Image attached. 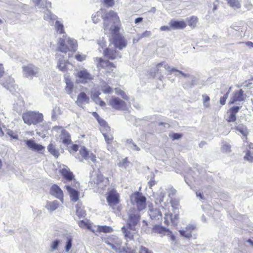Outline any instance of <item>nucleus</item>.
<instances>
[{"mask_svg":"<svg viewBox=\"0 0 253 253\" xmlns=\"http://www.w3.org/2000/svg\"><path fill=\"white\" fill-rule=\"evenodd\" d=\"M92 115L100 126V130L105 138L106 142L108 145L111 144L113 143L114 137L111 132L110 127L104 120L100 117L97 112H93Z\"/></svg>","mask_w":253,"mask_h":253,"instance_id":"1","label":"nucleus"},{"mask_svg":"<svg viewBox=\"0 0 253 253\" xmlns=\"http://www.w3.org/2000/svg\"><path fill=\"white\" fill-rule=\"evenodd\" d=\"M78 44L76 40L68 38L67 39L60 38L58 42V50L64 53L68 51L75 52Z\"/></svg>","mask_w":253,"mask_h":253,"instance_id":"2","label":"nucleus"},{"mask_svg":"<svg viewBox=\"0 0 253 253\" xmlns=\"http://www.w3.org/2000/svg\"><path fill=\"white\" fill-rule=\"evenodd\" d=\"M22 119L24 122L28 125H35L43 121V116L42 113L28 111L23 114Z\"/></svg>","mask_w":253,"mask_h":253,"instance_id":"3","label":"nucleus"},{"mask_svg":"<svg viewBox=\"0 0 253 253\" xmlns=\"http://www.w3.org/2000/svg\"><path fill=\"white\" fill-rule=\"evenodd\" d=\"M132 202H134L139 211L144 210L146 207V198L141 193L135 192L130 196Z\"/></svg>","mask_w":253,"mask_h":253,"instance_id":"4","label":"nucleus"},{"mask_svg":"<svg viewBox=\"0 0 253 253\" xmlns=\"http://www.w3.org/2000/svg\"><path fill=\"white\" fill-rule=\"evenodd\" d=\"M106 200L108 205L113 208L120 202L119 193L115 189H111L106 194Z\"/></svg>","mask_w":253,"mask_h":253,"instance_id":"5","label":"nucleus"},{"mask_svg":"<svg viewBox=\"0 0 253 253\" xmlns=\"http://www.w3.org/2000/svg\"><path fill=\"white\" fill-rule=\"evenodd\" d=\"M108 104L112 109L116 110H125L126 109V104L125 101L118 97H111Z\"/></svg>","mask_w":253,"mask_h":253,"instance_id":"6","label":"nucleus"},{"mask_svg":"<svg viewBox=\"0 0 253 253\" xmlns=\"http://www.w3.org/2000/svg\"><path fill=\"white\" fill-rule=\"evenodd\" d=\"M102 18L104 21V25L106 28L108 26V22L109 21H111L114 24H120L121 23L120 18L117 13L113 10L106 12L102 16Z\"/></svg>","mask_w":253,"mask_h":253,"instance_id":"7","label":"nucleus"},{"mask_svg":"<svg viewBox=\"0 0 253 253\" xmlns=\"http://www.w3.org/2000/svg\"><path fill=\"white\" fill-rule=\"evenodd\" d=\"M110 42L114 44L116 48L120 50L123 49L127 45V41L122 34L113 35Z\"/></svg>","mask_w":253,"mask_h":253,"instance_id":"8","label":"nucleus"},{"mask_svg":"<svg viewBox=\"0 0 253 253\" xmlns=\"http://www.w3.org/2000/svg\"><path fill=\"white\" fill-rule=\"evenodd\" d=\"M95 61L97 62V67L106 69L107 73L112 72L116 66L109 60H105L101 57H97Z\"/></svg>","mask_w":253,"mask_h":253,"instance_id":"9","label":"nucleus"},{"mask_svg":"<svg viewBox=\"0 0 253 253\" xmlns=\"http://www.w3.org/2000/svg\"><path fill=\"white\" fill-rule=\"evenodd\" d=\"M78 83L86 84L93 80L92 76L86 69L81 70L75 75Z\"/></svg>","mask_w":253,"mask_h":253,"instance_id":"10","label":"nucleus"},{"mask_svg":"<svg viewBox=\"0 0 253 253\" xmlns=\"http://www.w3.org/2000/svg\"><path fill=\"white\" fill-rule=\"evenodd\" d=\"M140 219L139 214L135 213H129L126 226H127L130 230L136 231L135 226L138 224Z\"/></svg>","mask_w":253,"mask_h":253,"instance_id":"11","label":"nucleus"},{"mask_svg":"<svg viewBox=\"0 0 253 253\" xmlns=\"http://www.w3.org/2000/svg\"><path fill=\"white\" fill-rule=\"evenodd\" d=\"M103 54L104 56L108 59L107 60H113L122 57L120 53L117 50L116 48L107 47L104 49Z\"/></svg>","mask_w":253,"mask_h":253,"instance_id":"12","label":"nucleus"},{"mask_svg":"<svg viewBox=\"0 0 253 253\" xmlns=\"http://www.w3.org/2000/svg\"><path fill=\"white\" fill-rule=\"evenodd\" d=\"M22 69L24 74L27 78H33L36 77L38 73V68L32 64L23 66Z\"/></svg>","mask_w":253,"mask_h":253,"instance_id":"13","label":"nucleus"},{"mask_svg":"<svg viewBox=\"0 0 253 253\" xmlns=\"http://www.w3.org/2000/svg\"><path fill=\"white\" fill-rule=\"evenodd\" d=\"M79 154L82 157V161L83 160L90 159L92 162L95 163L96 162V157L95 154L92 153H90L89 151L85 146H82L79 150Z\"/></svg>","mask_w":253,"mask_h":253,"instance_id":"14","label":"nucleus"},{"mask_svg":"<svg viewBox=\"0 0 253 253\" xmlns=\"http://www.w3.org/2000/svg\"><path fill=\"white\" fill-rule=\"evenodd\" d=\"M167 233H171V231L159 224L153 225L151 229V234H159L161 237L165 236Z\"/></svg>","mask_w":253,"mask_h":253,"instance_id":"15","label":"nucleus"},{"mask_svg":"<svg viewBox=\"0 0 253 253\" xmlns=\"http://www.w3.org/2000/svg\"><path fill=\"white\" fill-rule=\"evenodd\" d=\"M60 173L61 174L63 178L67 181H71L75 180L74 174L67 167L60 169Z\"/></svg>","mask_w":253,"mask_h":253,"instance_id":"16","label":"nucleus"},{"mask_svg":"<svg viewBox=\"0 0 253 253\" xmlns=\"http://www.w3.org/2000/svg\"><path fill=\"white\" fill-rule=\"evenodd\" d=\"M106 243L109 245L117 253H121L122 250V243L118 240L108 239Z\"/></svg>","mask_w":253,"mask_h":253,"instance_id":"17","label":"nucleus"},{"mask_svg":"<svg viewBox=\"0 0 253 253\" xmlns=\"http://www.w3.org/2000/svg\"><path fill=\"white\" fill-rule=\"evenodd\" d=\"M50 193L56 198L60 199L62 202L63 201V192L61 189L56 184L52 186L50 189Z\"/></svg>","mask_w":253,"mask_h":253,"instance_id":"18","label":"nucleus"},{"mask_svg":"<svg viewBox=\"0 0 253 253\" xmlns=\"http://www.w3.org/2000/svg\"><path fill=\"white\" fill-rule=\"evenodd\" d=\"M170 25V27L172 29H184L187 24L183 20L182 21H176L174 20H171L169 23Z\"/></svg>","mask_w":253,"mask_h":253,"instance_id":"19","label":"nucleus"},{"mask_svg":"<svg viewBox=\"0 0 253 253\" xmlns=\"http://www.w3.org/2000/svg\"><path fill=\"white\" fill-rule=\"evenodd\" d=\"M26 144L28 147L38 152L43 151L44 150V147L36 143L34 140L31 139L27 140L26 141Z\"/></svg>","mask_w":253,"mask_h":253,"instance_id":"20","label":"nucleus"},{"mask_svg":"<svg viewBox=\"0 0 253 253\" xmlns=\"http://www.w3.org/2000/svg\"><path fill=\"white\" fill-rule=\"evenodd\" d=\"M240 107L238 106H234L230 108L229 113H230L227 119H226L228 122H234L236 120V114L239 112Z\"/></svg>","mask_w":253,"mask_h":253,"instance_id":"21","label":"nucleus"},{"mask_svg":"<svg viewBox=\"0 0 253 253\" xmlns=\"http://www.w3.org/2000/svg\"><path fill=\"white\" fill-rule=\"evenodd\" d=\"M89 101V98L86 93L84 92H81L78 94L76 103L78 105L81 106L85 103H88Z\"/></svg>","mask_w":253,"mask_h":253,"instance_id":"22","label":"nucleus"},{"mask_svg":"<svg viewBox=\"0 0 253 253\" xmlns=\"http://www.w3.org/2000/svg\"><path fill=\"white\" fill-rule=\"evenodd\" d=\"M61 139L63 144L68 145L72 143L71 135L65 129H62L61 132Z\"/></svg>","mask_w":253,"mask_h":253,"instance_id":"23","label":"nucleus"},{"mask_svg":"<svg viewBox=\"0 0 253 253\" xmlns=\"http://www.w3.org/2000/svg\"><path fill=\"white\" fill-rule=\"evenodd\" d=\"M66 189L69 192L71 200L74 202H76L79 198V193L78 191L74 189L69 185H66L65 186Z\"/></svg>","mask_w":253,"mask_h":253,"instance_id":"24","label":"nucleus"},{"mask_svg":"<svg viewBox=\"0 0 253 253\" xmlns=\"http://www.w3.org/2000/svg\"><path fill=\"white\" fill-rule=\"evenodd\" d=\"M243 100V91L242 89L234 92L233 95L229 102L230 104L234 103L237 101H241Z\"/></svg>","mask_w":253,"mask_h":253,"instance_id":"25","label":"nucleus"},{"mask_svg":"<svg viewBox=\"0 0 253 253\" xmlns=\"http://www.w3.org/2000/svg\"><path fill=\"white\" fill-rule=\"evenodd\" d=\"M195 227L193 226H188L185 230H179L180 235L187 238H190L192 237V232L194 230Z\"/></svg>","mask_w":253,"mask_h":253,"instance_id":"26","label":"nucleus"},{"mask_svg":"<svg viewBox=\"0 0 253 253\" xmlns=\"http://www.w3.org/2000/svg\"><path fill=\"white\" fill-rule=\"evenodd\" d=\"M149 215L152 219H159L162 217V214L158 209H152L150 210Z\"/></svg>","mask_w":253,"mask_h":253,"instance_id":"27","label":"nucleus"},{"mask_svg":"<svg viewBox=\"0 0 253 253\" xmlns=\"http://www.w3.org/2000/svg\"><path fill=\"white\" fill-rule=\"evenodd\" d=\"M122 231L126 238L130 240L133 239L134 238V231L132 230H130L127 226H123L122 228Z\"/></svg>","mask_w":253,"mask_h":253,"instance_id":"28","label":"nucleus"},{"mask_svg":"<svg viewBox=\"0 0 253 253\" xmlns=\"http://www.w3.org/2000/svg\"><path fill=\"white\" fill-rule=\"evenodd\" d=\"M65 82L66 83L65 90L67 93L69 94L72 93L74 84L71 81L70 79L67 77L65 78Z\"/></svg>","mask_w":253,"mask_h":253,"instance_id":"29","label":"nucleus"},{"mask_svg":"<svg viewBox=\"0 0 253 253\" xmlns=\"http://www.w3.org/2000/svg\"><path fill=\"white\" fill-rule=\"evenodd\" d=\"M235 129L239 131L245 137V141L247 142V136L249 134V131L247 127L244 125H240L236 126Z\"/></svg>","mask_w":253,"mask_h":253,"instance_id":"30","label":"nucleus"},{"mask_svg":"<svg viewBox=\"0 0 253 253\" xmlns=\"http://www.w3.org/2000/svg\"><path fill=\"white\" fill-rule=\"evenodd\" d=\"M48 151L56 158H58L60 155L59 150L56 148L55 145L50 143L47 146Z\"/></svg>","mask_w":253,"mask_h":253,"instance_id":"31","label":"nucleus"},{"mask_svg":"<svg viewBox=\"0 0 253 253\" xmlns=\"http://www.w3.org/2000/svg\"><path fill=\"white\" fill-rule=\"evenodd\" d=\"M59 204L57 201L52 202H48L46 203L45 208L50 211H53L57 209L59 207Z\"/></svg>","mask_w":253,"mask_h":253,"instance_id":"32","label":"nucleus"},{"mask_svg":"<svg viewBox=\"0 0 253 253\" xmlns=\"http://www.w3.org/2000/svg\"><path fill=\"white\" fill-rule=\"evenodd\" d=\"M170 221L171 223L174 222V220L173 218V214L170 212H168L165 214L164 223L166 225L169 226L170 224Z\"/></svg>","mask_w":253,"mask_h":253,"instance_id":"33","label":"nucleus"},{"mask_svg":"<svg viewBox=\"0 0 253 253\" xmlns=\"http://www.w3.org/2000/svg\"><path fill=\"white\" fill-rule=\"evenodd\" d=\"M187 21L188 25L192 28L196 27V25L198 21V19L197 16H192L189 18L187 19Z\"/></svg>","mask_w":253,"mask_h":253,"instance_id":"34","label":"nucleus"},{"mask_svg":"<svg viewBox=\"0 0 253 253\" xmlns=\"http://www.w3.org/2000/svg\"><path fill=\"white\" fill-rule=\"evenodd\" d=\"M228 4L235 9H239L241 7V3L238 0H226Z\"/></svg>","mask_w":253,"mask_h":253,"instance_id":"35","label":"nucleus"},{"mask_svg":"<svg viewBox=\"0 0 253 253\" xmlns=\"http://www.w3.org/2000/svg\"><path fill=\"white\" fill-rule=\"evenodd\" d=\"M79 226L82 228H87L92 232L94 231L92 229V224L90 223L86 222L84 220H81L78 223Z\"/></svg>","mask_w":253,"mask_h":253,"instance_id":"36","label":"nucleus"},{"mask_svg":"<svg viewBox=\"0 0 253 253\" xmlns=\"http://www.w3.org/2000/svg\"><path fill=\"white\" fill-rule=\"evenodd\" d=\"M55 27L56 31L60 34L65 33L63 25L59 21H56L55 23Z\"/></svg>","mask_w":253,"mask_h":253,"instance_id":"37","label":"nucleus"},{"mask_svg":"<svg viewBox=\"0 0 253 253\" xmlns=\"http://www.w3.org/2000/svg\"><path fill=\"white\" fill-rule=\"evenodd\" d=\"M68 61H65L63 60H61L59 62L58 64V68L59 69L62 71L65 72L67 71V65L69 64Z\"/></svg>","mask_w":253,"mask_h":253,"instance_id":"38","label":"nucleus"},{"mask_svg":"<svg viewBox=\"0 0 253 253\" xmlns=\"http://www.w3.org/2000/svg\"><path fill=\"white\" fill-rule=\"evenodd\" d=\"M97 230L99 232L109 233L112 231V229L107 226H99Z\"/></svg>","mask_w":253,"mask_h":253,"instance_id":"39","label":"nucleus"},{"mask_svg":"<svg viewBox=\"0 0 253 253\" xmlns=\"http://www.w3.org/2000/svg\"><path fill=\"white\" fill-rule=\"evenodd\" d=\"M115 92L117 95H121L122 97L126 100H128L129 99L128 96L126 94L124 91L119 88H116L115 89Z\"/></svg>","mask_w":253,"mask_h":253,"instance_id":"40","label":"nucleus"},{"mask_svg":"<svg viewBox=\"0 0 253 253\" xmlns=\"http://www.w3.org/2000/svg\"><path fill=\"white\" fill-rule=\"evenodd\" d=\"M57 18V17L53 14L50 11H48L44 15V19L45 20H54Z\"/></svg>","mask_w":253,"mask_h":253,"instance_id":"41","label":"nucleus"},{"mask_svg":"<svg viewBox=\"0 0 253 253\" xmlns=\"http://www.w3.org/2000/svg\"><path fill=\"white\" fill-rule=\"evenodd\" d=\"M6 133L12 139L17 140L18 139V135L17 133L10 129L7 130Z\"/></svg>","mask_w":253,"mask_h":253,"instance_id":"42","label":"nucleus"},{"mask_svg":"<svg viewBox=\"0 0 253 253\" xmlns=\"http://www.w3.org/2000/svg\"><path fill=\"white\" fill-rule=\"evenodd\" d=\"M221 150L224 153L230 152L231 151V145L228 143H225L222 145Z\"/></svg>","mask_w":253,"mask_h":253,"instance_id":"43","label":"nucleus"},{"mask_svg":"<svg viewBox=\"0 0 253 253\" xmlns=\"http://www.w3.org/2000/svg\"><path fill=\"white\" fill-rule=\"evenodd\" d=\"M202 97L203 98V103L204 106L206 107H209L210 106V97L206 94H203Z\"/></svg>","mask_w":253,"mask_h":253,"instance_id":"44","label":"nucleus"},{"mask_svg":"<svg viewBox=\"0 0 253 253\" xmlns=\"http://www.w3.org/2000/svg\"><path fill=\"white\" fill-rule=\"evenodd\" d=\"M102 90L103 93L106 94L111 93L113 91L112 88L108 84L104 85L102 87Z\"/></svg>","mask_w":253,"mask_h":253,"instance_id":"45","label":"nucleus"},{"mask_svg":"<svg viewBox=\"0 0 253 253\" xmlns=\"http://www.w3.org/2000/svg\"><path fill=\"white\" fill-rule=\"evenodd\" d=\"M121 253H136V250L130 248H123Z\"/></svg>","mask_w":253,"mask_h":253,"instance_id":"46","label":"nucleus"},{"mask_svg":"<svg viewBox=\"0 0 253 253\" xmlns=\"http://www.w3.org/2000/svg\"><path fill=\"white\" fill-rule=\"evenodd\" d=\"M169 136L172 139V140H174L175 139H179L181 138L182 134L177 133H172L169 134Z\"/></svg>","mask_w":253,"mask_h":253,"instance_id":"47","label":"nucleus"},{"mask_svg":"<svg viewBox=\"0 0 253 253\" xmlns=\"http://www.w3.org/2000/svg\"><path fill=\"white\" fill-rule=\"evenodd\" d=\"M72 239L71 237H69L67 239V244L65 247V250L66 252H68L72 247Z\"/></svg>","mask_w":253,"mask_h":253,"instance_id":"48","label":"nucleus"},{"mask_svg":"<svg viewBox=\"0 0 253 253\" xmlns=\"http://www.w3.org/2000/svg\"><path fill=\"white\" fill-rule=\"evenodd\" d=\"M75 57L78 61L82 62L85 60L86 56L85 55L78 53Z\"/></svg>","mask_w":253,"mask_h":253,"instance_id":"49","label":"nucleus"},{"mask_svg":"<svg viewBox=\"0 0 253 253\" xmlns=\"http://www.w3.org/2000/svg\"><path fill=\"white\" fill-rule=\"evenodd\" d=\"M76 213L79 216H83L85 214V211L81 209L78 205L76 206Z\"/></svg>","mask_w":253,"mask_h":253,"instance_id":"50","label":"nucleus"},{"mask_svg":"<svg viewBox=\"0 0 253 253\" xmlns=\"http://www.w3.org/2000/svg\"><path fill=\"white\" fill-rule=\"evenodd\" d=\"M118 24L119 25V26H115L112 29H111V32L114 35L116 34H120L119 32L120 29L121 23Z\"/></svg>","mask_w":253,"mask_h":253,"instance_id":"51","label":"nucleus"},{"mask_svg":"<svg viewBox=\"0 0 253 253\" xmlns=\"http://www.w3.org/2000/svg\"><path fill=\"white\" fill-rule=\"evenodd\" d=\"M139 253H153V252L148 248L141 246L139 248Z\"/></svg>","mask_w":253,"mask_h":253,"instance_id":"52","label":"nucleus"},{"mask_svg":"<svg viewBox=\"0 0 253 253\" xmlns=\"http://www.w3.org/2000/svg\"><path fill=\"white\" fill-rule=\"evenodd\" d=\"M94 102L101 107H104L106 106V103L102 100L100 97L98 98L97 99H95Z\"/></svg>","mask_w":253,"mask_h":253,"instance_id":"53","label":"nucleus"},{"mask_svg":"<svg viewBox=\"0 0 253 253\" xmlns=\"http://www.w3.org/2000/svg\"><path fill=\"white\" fill-rule=\"evenodd\" d=\"M229 92H227L222 97H221L220 98V103L221 105H223L225 104L226 100L228 96Z\"/></svg>","mask_w":253,"mask_h":253,"instance_id":"54","label":"nucleus"},{"mask_svg":"<svg viewBox=\"0 0 253 253\" xmlns=\"http://www.w3.org/2000/svg\"><path fill=\"white\" fill-rule=\"evenodd\" d=\"M104 3L108 7H112L114 4V0H103Z\"/></svg>","mask_w":253,"mask_h":253,"instance_id":"55","label":"nucleus"},{"mask_svg":"<svg viewBox=\"0 0 253 253\" xmlns=\"http://www.w3.org/2000/svg\"><path fill=\"white\" fill-rule=\"evenodd\" d=\"M251 153L250 151H248L246 154V155L244 157L245 159L247 160L253 161V157L251 156Z\"/></svg>","mask_w":253,"mask_h":253,"instance_id":"56","label":"nucleus"},{"mask_svg":"<svg viewBox=\"0 0 253 253\" xmlns=\"http://www.w3.org/2000/svg\"><path fill=\"white\" fill-rule=\"evenodd\" d=\"M59 243V241L58 240H55L54 241L52 244L51 245V248L52 250H55L57 249V247L58 246Z\"/></svg>","mask_w":253,"mask_h":253,"instance_id":"57","label":"nucleus"},{"mask_svg":"<svg viewBox=\"0 0 253 253\" xmlns=\"http://www.w3.org/2000/svg\"><path fill=\"white\" fill-rule=\"evenodd\" d=\"M100 94V92L99 91H96L94 92L93 94L91 95V98L93 101H95V99H97L99 97V95Z\"/></svg>","mask_w":253,"mask_h":253,"instance_id":"58","label":"nucleus"},{"mask_svg":"<svg viewBox=\"0 0 253 253\" xmlns=\"http://www.w3.org/2000/svg\"><path fill=\"white\" fill-rule=\"evenodd\" d=\"M151 35L150 31H145L141 35V38H145L150 37Z\"/></svg>","mask_w":253,"mask_h":253,"instance_id":"59","label":"nucleus"},{"mask_svg":"<svg viewBox=\"0 0 253 253\" xmlns=\"http://www.w3.org/2000/svg\"><path fill=\"white\" fill-rule=\"evenodd\" d=\"M5 73L4 68L2 64H0V79L2 77Z\"/></svg>","mask_w":253,"mask_h":253,"instance_id":"60","label":"nucleus"},{"mask_svg":"<svg viewBox=\"0 0 253 253\" xmlns=\"http://www.w3.org/2000/svg\"><path fill=\"white\" fill-rule=\"evenodd\" d=\"M71 149L73 152H76L79 149V146L77 144H73Z\"/></svg>","mask_w":253,"mask_h":253,"instance_id":"61","label":"nucleus"},{"mask_svg":"<svg viewBox=\"0 0 253 253\" xmlns=\"http://www.w3.org/2000/svg\"><path fill=\"white\" fill-rule=\"evenodd\" d=\"M171 29V28L170 27V26H163L160 27V30L161 31H169Z\"/></svg>","mask_w":253,"mask_h":253,"instance_id":"62","label":"nucleus"},{"mask_svg":"<svg viewBox=\"0 0 253 253\" xmlns=\"http://www.w3.org/2000/svg\"><path fill=\"white\" fill-rule=\"evenodd\" d=\"M166 235H169L170 239L172 241H174L175 240V237L174 235L172 234L171 231V233H167Z\"/></svg>","mask_w":253,"mask_h":253,"instance_id":"63","label":"nucleus"},{"mask_svg":"<svg viewBox=\"0 0 253 253\" xmlns=\"http://www.w3.org/2000/svg\"><path fill=\"white\" fill-rule=\"evenodd\" d=\"M245 44L249 46V47H253V42H246Z\"/></svg>","mask_w":253,"mask_h":253,"instance_id":"64","label":"nucleus"}]
</instances>
